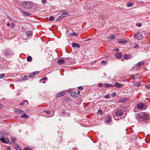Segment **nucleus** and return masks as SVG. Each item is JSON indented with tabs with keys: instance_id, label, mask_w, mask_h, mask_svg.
I'll list each match as a JSON object with an SVG mask.
<instances>
[{
	"instance_id": "28",
	"label": "nucleus",
	"mask_w": 150,
	"mask_h": 150,
	"mask_svg": "<svg viewBox=\"0 0 150 150\" xmlns=\"http://www.w3.org/2000/svg\"><path fill=\"white\" fill-rule=\"evenodd\" d=\"M39 73V72L38 71H36L34 72L33 73H32V75H33V76H34L35 75Z\"/></svg>"
},
{
	"instance_id": "3",
	"label": "nucleus",
	"mask_w": 150,
	"mask_h": 150,
	"mask_svg": "<svg viewBox=\"0 0 150 150\" xmlns=\"http://www.w3.org/2000/svg\"><path fill=\"white\" fill-rule=\"evenodd\" d=\"M59 13L61 14V15L56 20V21H59L61 20L62 18L65 17L66 15L68 14L67 11L64 10L60 11Z\"/></svg>"
},
{
	"instance_id": "50",
	"label": "nucleus",
	"mask_w": 150,
	"mask_h": 150,
	"mask_svg": "<svg viewBox=\"0 0 150 150\" xmlns=\"http://www.w3.org/2000/svg\"><path fill=\"white\" fill-rule=\"evenodd\" d=\"M102 63L104 64H106L107 62L105 61H102Z\"/></svg>"
},
{
	"instance_id": "24",
	"label": "nucleus",
	"mask_w": 150,
	"mask_h": 150,
	"mask_svg": "<svg viewBox=\"0 0 150 150\" xmlns=\"http://www.w3.org/2000/svg\"><path fill=\"white\" fill-rule=\"evenodd\" d=\"M27 60L28 62H31L32 60V57L30 56H28L27 57Z\"/></svg>"
},
{
	"instance_id": "1",
	"label": "nucleus",
	"mask_w": 150,
	"mask_h": 150,
	"mask_svg": "<svg viewBox=\"0 0 150 150\" xmlns=\"http://www.w3.org/2000/svg\"><path fill=\"white\" fill-rule=\"evenodd\" d=\"M136 118L140 121H146L148 119V116L147 114L141 113L137 115Z\"/></svg>"
},
{
	"instance_id": "13",
	"label": "nucleus",
	"mask_w": 150,
	"mask_h": 150,
	"mask_svg": "<svg viewBox=\"0 0 150 150\" xmlns=\"http://www.w3.org/2000/svg\"><path fill=\"white\" fill-rule=\"evenodd\" d=\"M22 14L25 16H30L31 15L30 13L26 12L23 11H22Z\"/></svg>"
},
{
	"instance_id": "41",
	"label": "nucleus",
	"mask_w": 150,
	"mask_h": 150,
	"mask_svg": "<svg viewBox=\"0 0 150 150\" xmlns=\"http://www.w3.org/2000/svg\"><path fill=\"white\" fill-rule=\"evenodd\" d=\"M136 25L137 26H138L139 27H140L142 26V23H139L136 24Z\"/></svg>"
},
{
	"instance_id": "40",
	"label": "nucleus",
	"mask_w": 150,
	"mask_h": 150,
	"mask_svg": "<svg viewBox=\"0 0 150 150\" xmlns=\"http://www.w3.org/2000/svg\"><path fill=\"white\" fill-rule=\"evenodd\" d=\"M98 113L100 114L102 113V111L101 110H99L98 111Z\"/></svg>"
},
{
	"instance_id": "48",
	"label": "nucleus",
	"mask_w": 150,
	"mask_h": 150,
	"mask_svg": "<svg viewBox=\"0 0 150 150\" xmlns=\"http://www.w3.org/2000/svg\"><path fill=\"white\" fill-rule=\"evenodd\" d=\"M131 76L133 80H135L136 79L134 76L133 75H132Z\"/></svg>"
},
{
	"instance_id": "16",
	"label": "nucleus",
	"mask_w": 150,
	"mask_h": 150,
	"mask_svg": "<svg viewBox=\"0 0 150 150\" xmlns=\"http://www.w3.org/2000/svg\"><path fill=\"white\" fill-rule=\"evenodd\" d=\"M132 56L131 54H127L124 55L123 57V58L125 59H130L132 57Z\"/></svg>"
},
{
	"instance_id": "18",
	"label": "nucleus",
	"mask_w": 150,
	"mask_h": 150,
	"mask_svg": "<svg viewBox=\"0 0 150 150\" xmlns=\"http://www.w3.org/2000/svg\"><path fill=\"white\" fill-rule=\"evenodd\" d=\"M77 95V93L76 92H72L71 93V96L74 98H76Z\"/></svg>"
},
{
	"instance_id": "39",
	"label": "nucleus",
	"mask_w": 150,
	"mask_h": 150,
	"mask_svg": "<svg viewBox=\"0 0 150 150\" xmlns=\"http://www.w3.org/2000/svg\"><path fill=\"white\" fill-rule=\"evenodd\" d=\"M28 77L27 76H25L23 77V80H26L28 79Z\"/></svg>"
},
{
	"instance_id": "20",
	"label": "nucleus",
	"mask_w": 150,
	"mask_h": 150,
	"mask_svg": "<svg viewBox=\"0 0 150 150\" xmlns=\"http://www.w3.org/2000/svg\"><path fill=\"white\" fill-rule=\"evenodd\" d=\"M65 62L64 60L63 59H59L58 60L57 63L59 64H62Z\"/></svg>"
},
{
	"instance_id": "30",
	"label": "nucleus",
	"mask_w": 150,
	"mask_h": 150,
	"mask_svg": "<svg viewBox=\"0 0 150 150\" xmlns=\"http://www.w3.org/2000/svg\"><path fill=\"white\" fill-rule=\"evenodd\" d=\"M70 34L72 36H77L78 35V34H77L75 33L74 32H73L72 33H70Z\"/></svg>"
},
{
	"instance_id": "22",
	"label": "nucleus",
	"mask_w": 150,
	"mask_h": 150,
	"mask_svg": "<svg viewBox=\"0 0 150 150\" xmlns=\"http://www.w3.org/2000/svg\"><path fill=\"white\" fill-rule=\"evenodd\" d=\"M111 117L110 116H108L107 118L105 120V122L107 123H109L111 121Z\"/></svg>"
},
{
	"instance_id": "44",
	"label": "nucleus",
	"mask_w": 150,
	"mask_h": 150,
	"mask_svg": "<svg viewBox=\"0 0 150 150\" xmlns=\"http://www.w3.org/2000/svg\"><path fill=\"white\" fill-rule=\"evenodd\" d=\"M139 45H136L134 47V48L135 49H137L139 48Z\"/></svg>"
},
{
	"instance_id": "36",
	"label": "nucleus",
	"mask_w": 150,
	"mask_h": 150,
	"mask_svg": "<svg viewBox=\"0 0 150 150\" xmlns=\"http://www.w3.org/2000/svg\"><path fill=\"white\" fill-rule=\"evenodd\" d=\"M146 87L148 90L150 89V85H147L146 86Z\"/></svg>"
},
{
	"instance_id": "51",
	"label": "nucleus",
	"mask_w": 150,
	"mask_h": 150,
	"mask_svg": "<svg viewBox=\"0 0 150 150\" xmlns=\"http://www.w3.org/2000/svg\"><path fill=\"white\" fill-rule=\"evenodd\" d=\"M42 2L43 3H45L46 2V0H42Z\"/></svg>"
},
{
	"instance_id": "4",
	"label": "nucleus",
	"mask_w": 150,
	"mask_h": 150,
	"mask_svg": "<svg viewBox=\"0 0 150 150\" xmlns=\"http://www.w3.org/2000/svg\"><path fill=\"white\" fill-rule=\"evenodd\" d=\"M22 5L26 9H30L33 6V4L30 2L24 1L22 3Z\"/></svg>"
},
{
	"instance_id": "49",
	"label": "nucleus",
	"mask_w": 150,
	"mask_h": 150,
	"mask_svg": "<svg viewBox=\"0 0 150 150\" xmlns=\"http://www.w3.org/2000/svg\"><path fill=\"white\" fill-rule=\"evenodd\" d=\"M29 77H32L34 76H33V75H32V74H30L28 76Z\"/></svg>"
},
{
	"instance_id": "38",
	"label": "nucleus",
	"mask_w": 150,
	"mask_h": 150,
	"mask_svg": "<svg viewBox=\"0 0 150 150\" xmlns=\"http://www.w3.org/2000/svg\"><path fill=\"white\" fill-rule=\"evenodd\" d=\"M47 77H44V78H42V79H40V81H42V80H44V81L45 80H47Z\"/></svg>"
},
{
	"instance_id": "60",
	"label": "nucleus",
	"mask_w": 150,
	"mask_h": 150,
	"mask_svg": "<svg viewBox=\"0 0 150 150\" xmlns=\"http://www.w3.org/2000/svg\"><path fill=\"white\" fill-rule=\"evenodd\" d=\"M42 83H45V81H43V82H42Z\"/></svg>"
},
{
	"instance_id": "17",
	"label": "nucleus",
	"mask_w": 150,
	"mask_h": 150,
	"mask_svg": "<svg viewBox=\"0 0 150 150\" xmlns=\"http://www.w3.org/2000/svg\"><path fill=\"white\" fill-rule=\"evenodd\" d=\"M72 46L74 47L79 48L80 47V45L77 43H73L72 44Z\"/></svg>"
},
{
	"instance_id": "29",
	"label": "nucleus",
	"mask_w": 150,
	"mask_h": 150,
	"mask_svg": "<svg viewBox=\"0 0 150 150\" xmlns=\"http://www.w3.org/2000/svg\"><path fill=\"white\" fill-rule=\"evenodd\" d=\"M141 84V82H140L138 83H136L134 85L135 86H136L139 87L140 86Z\"/></svg>"
},
{
	"instance_id": "32",
	"label": "nucleus",
	"mask_w": 150,
	"mask_h": 150,
	"mask_svg": "<svg viewBox=\"0 0 150 150\" xmlns=\"http://www.w3.org/2000/svg\"><path fill=\"white\" fill-rule=\"evenodd\" d=\"M5 76V74H0V79L3 78Z\"/></svg>"
},
{
	"instance_id": "59",
	"label": "nucleus",
	"mask_w": 150,
	"mask_h": 150,
	"mask_svg": "<svg viewBox=\"0 0 150 150\" xmlns=\"http://www.w3.org/2000/svg\"><path fill=\"white\" fill-rule=\"evenodd\" d=\"M80 91H78V92H77V93H77V95L79 94L80 93Z\"/></svg>"
},
{
	"instance_id": "53",
	"label": "nucleus",
	"mask_w": 150,
	"mask_h": 150,
	"mask_svg": "<svg viewBox=\"0 0 150 150\" xmlns=\"http://www.w3.org/2000/svg\"><path fill=\"white\" fill-rule=\"evenodd\" d=\"M24 102H21L20 103V104L21 105H24Z\"/></svg>"
},
{
	"instance_id": "19",
	"label": "nucleus",
	"mask_w": 150,
	"mask_h": 150,
	"mask_svg": "<svg viewBox=\"0 0 150 150\" xmlns=\"http://www.w3.org/2000/svg\"><path fill=\"white\" fill-rule=\"evenodd\" d=\"M32 33L30 31H27L26 32V35L28 37H30L32 35Z\"/></svg>"
},
{
	"instance_id": "12",
	"label": "nucleus",
	"mask_w": 150,
	"mask_h": 150,
	"mask_svg": "<svg viewBox=\"0 0 150 150\" xmlns=\"http://www.w3.org/2000/svg\"><path fill=\"white\" fill-rule=\"evenodd\" d=\"M117 42L120 43H125L128 42L127 40L124 39H119L117 40Z\"/></svg>"
},
{
	"instance_id": "2",
	"label": "nucleus",
	"mask_w": 150,
	"mask_h": 150,
	"mask_svg": "<svg viewBox=\"0 0 150 150\" xmlns=\"http://www.w3.org/2000/svg\"><path fill=\"white\" fill-rule=\"evenodd\" d=\"M4 55L7 57H11L14 54L13 52L9 49H6L4 50L3 52Z\"/></svg>"
},
{
	"instance_id": "62",
	"label": "nucleus",
	"mask_w": 150,
	"mask_h": 150,
	"mask_svg": "<svg viewBox=\"0 0 150 150\" xmlns=\"http://www.w3.org/2000/svg\"><path fill=\"white\" fill-rule=\"evenodd\" d=\"M1 134V132H0V134Z\"/></svg>"
},
{
	"instance_id": "9",
	"label": "nucleus",
	"mask_w": 150,
	"mask_h": 150,
	"mask_svg": "<svg viewBox=\"0 0 150 150\" xmlns=\"http://www.w3.org/2000/svg\"><path fill=\"white\" fill-rule=\"evenodd\" d=\"M138 109H142L144 108V105L142 103H139L137 105Z\"/></svg>"
},
{
	"instance_id": "27",
	"label": "nucleus",
	"mask_w": 150,
	"mask_h": 150,
	"mask_svg": "<svg viewBox=\"0 0 150 150\" xmlns=\"http://www.w3.org/2000/svg\"><path fill=\"white\" fill-rule=\"evenodd\" d=\"M11 141L12 142L14 143L15 141H16V139L15 137H12L11 138Z\"/></svg>"
},
{
	"instance_id": "15",
	"label": "nucleus",
	"mask_w": 150,
	"mask_h": 150,
	"mask_svg": "<svg viewBox=\"0 0 150 150\" xmlns=\"http://www.w3.org/2000/svg\"><path fill=\"white\" fill-rule=\"evenodd\" d=\"M14 111L15 112L18 113L22 114L24 112V111H23L22 110L20 109H15L14 110Z\"/></svg>"
},
{
	"instance_id": "21",
	"label": "nucleus",
	"mask_w": 150,
	"mask_h": 150,
	"mask_svg": "<svg viewBox=\"0 0 150 150\" xmlns=\"http://www.w3.org/2000/svg\"><path fill=\"white\" fill-rule=\"evenodd\" d=\"M113 87V85L111 84H109L108 83H104V88Z\"/></svg>"
},
{
	"instance_id": "37",
	"label": "nucleus",
	"mask_w": 150,
	"mask_h": 150,
	"mask_svg": "<svg viewBox=\"0 0 150 150\" xmlns=\"http://www.w3.org/2000/svg\"><path fill=\"white\" fill-rule=\"evenodd\" d=\"M113 51L116 52H118L119 51V49L116 48L113 49Z\"/></svg>"
},
{
	"instance_id": "34",
	"label": "nucleus",
	"mask_w": 150,
	"mask_h": 150,
	"mask_svg": "<svg viewBox=\"0 0 150 150\" xmlns=\"http://www.w3.org/2000/svg\"><path fill=\"white\" fill-rule=\"evenodd\" d=\"M127 6L129 7H131L132 6V3H128L127 4Z\"/></svg>"
},
{
	"instance_id": "61",
	"label": "nucleus",
	"mask_w": 150,
	"mask_h": 150,
	"mask_svg": "<svg viewBox=\"0 0 150 150\" xmlns=\"http://www.w3.org/2000/svg\"><path fill=\"white\" fill-rule=\"evenodd\" d=\"M68 59H70V58H68Z\"/></svg>"
},
{
	"instance_id": "26",
	"label": "nucleus",
	"mask_w": 150,
	"mask_h": 150,
	"mask_svg": "<svg viewBox=\"0 0 150 150\" xmlns=\"http://www.w3.org/2000/svg\"><path fill=\"white\" fill-rule=\"evenodd\" d=\"M49 20L50 21H54V17L53 16H50L49 18Z\"/></svg>"
},
{
	"instance_id": "55",
	"label": "nucleus",
	"mask_w": 150,
	"mask_h": 150,
	"mask_svg": "<svg viewBox=\"0 0 150 150\" xmlns=\"http://www.w3.org/2000/svg\"><path fill=\"white\" fill-rule=\"evenodd\" d=\"M90 40V39H88L84 40V41H87L88 40Z\"/></svg>"
},
{
	"instance_id": "52",
	"label": "nucleus",
	"mask_w": 150,
	"mask_h": 150,
	"mask_svg": "<svg viewBox=\"0 0 150 150\" xmlns=\"http://www.w3.org/2000/svg\"><path fill=\"white\" fill-rule=\"evenodd\" d=\"M7 25L8 27H9L11 25V24L9 23H8L7 24Z\"/></svg>"
},
{
	"instance_id": "46",
	"label": "nucleus",
	"mask_w": 150,
	"mask_h": 150,
	"mask_svg": "<svg viewBox=\"0 0 150 150\" xmlns=\"http://www.w3.org/2000/svg\"><path fill=\"white\" fill-rule=\"evenodd\" d=\"M23 150H32L30 148H24Z\"/></svg>"
},
{
	"instance_id": "8",
	"label": "nucleus",
	"mask_w": 150,
	"mask_h": 150,
	"mask_svg": "<svg viewBox=\"0 0 150 150\" xmlns=\"http://www.w3.org/2000/svg\"><path fill=\"white\" fill-rule=\"evenodd\" d=\"M66 93V92L65 91H64L61 92L57 93L56 95L57 97H61L62 96H63Z\"/></svg>"
},
{
	"instance_id": "14",
	"label": "nucleus",
	"mask_w": 150,
	"mask_h": 150,
	"mask_svg": "<svg viewBox=\"0 0 150 150\" xmlns=\"http://www.w3.org/2000/svg\"><path fill=\"white\" fill-rule=\"evenodd\" d=\"M144 64V62L143 61H141L138 62L136 66L137 68L140 67L141 66L143 65Z\"/></svg>"
},
{
	"instance_id": "5",
	"label": "nucleus",
	"mask_w": 150,
	"mask_h": 150,
	"mask_svg": "<svg viewBox=\"0 0 150 150\" xmlns=\"http://www.w3.org/2000/svg\"><path fill=\"white\" fill-rule=\"evenodd\" d=\"M142 32L136 33L134 35V38L138 40H140L142 37Z\"/></svg>"
},
{
	"instance_id": "6",
	"label": "nucleus",
	"mask_w": 150,
	"mask_h": 150,
	"mask_svg": "<svg viewBox=\"0 0 150 150\" xmlns=\"http://www.w3.org/2000/svg\"><path fill=\"white\" fill-rule=\"evenodd\" d=\"M44 112H46L47 115V117H51L53 116L54 114V112L53 111L50 112V111H45Z\"/></svg>"
},
{
	"instance_id": "54",
	"label": "nucleus",
	"mask_w": 150,
	"mask_h": 150,
	"mask_svg": "<svg viewBox=\"0 0 150 150\" xmlns=\"http://www.w3.org/2000/svg\"><path fill=\"white\" fill-rule=\"evenodd\" d=\"M7 150H11V148L10 147H8L7 148Z\"/></svg>"
},
{
	"instance_id": "47",
	"label": "nucleus",
	"mask_w": 150,
	"mask_h": 150,
	"mask_svg": "<svg viewBox=\"0 0 150 150\" xmlns=\"http://www.w3.org/2000/svg\"><path fill=\"white\" fill-rule=\"evenodd\" d=\"M116 94L115 93H112V96L113 97H114L115 96H116Z\"/></svg>"
},
{
	"instance_id": "35",
	"label": "nucleus",
	"mask_w": 150,
	"mask_h": 150,
	"mask_svg": "<svg viewBox=\"0 0 150 150\" xmlns=\"http://www.w3.org/2000/svg\"><path fill=\"white\" fill-rule=\"evenodd\" d=\"M10 26L12 28H13L15 26V24H14V23H11Z\"/></svg>"
},
{
	"instance_id": "43",
	"label": "nucleus",
	"mask_w": 150,
	"mask_h": 150,
	"mask_svg": "<svg viewBox=\"0 0 150 150\" xmlns=\"http://www.w3.org/2000/svg\"><path fill=\"white\" fill-rule=\"evenodd\" d=\"M118 101L120 102H124V100H123V98H122L119 100Z\"/></svg>"
},
{
	"instance_id": "10",
	"label": "nucleus",
	"mask_w": 150,
	"mask_h": 150,
	"mask_svg": "<svg viewBox=\"0 0 150 150\" xmlns=\"http://www.w3.org/2000/svg\"><path fill=\"white\" fill-rule=\"evenodd\" d=\"M115 86L117 88H120L122 86V85L118 82H115L113 85V87Z\"/></svg>"
},
{
	"instance_id": "42",
	"label": "nucleus",
	"mask_w": 150,
	"mask_h": 150,
	"mask_svg": "<svg viewBox=\"0 0 150 150\" xmlns=\"http://www.w3.org/2000/svg\"><path fill=\"white\" fill-rule=\"evenodd\" d=\"M107 98H110V96L109 94H107L106 95L105 97Z\"/></svg>"
},
{
	"instance_id": "7",
	"label": "nucleus",
	"mask_w": 150,
	"mask_h": 150,
	"mask_svg": "<svg viewBox=\"0 0 150 150\" xmlns=\"http://www.w3.org/2000/svg\"><path fill=\"white\" fill-rule=\"evenodd\" d=\"M123 114V112L122 110H118L115 112V116L119 117L122 116Z\"/></svg>"
},
{
	"instance_id": "57",
	"label": "nucleus",
	"mask_w": 150,
	"mask_h": 150,
	"mask_svg": "<svg viewBox=\"0 0 150 150\" xmlns=\"http://www.w3.org/2000/svg\"><path fill=\"white\" fill-rule=\"evenodd\" d=\"M2 108V105L0 104V109H1Z\"/></svg>"
},
{
	"instance_id": "45",
	"label": "nucleus",
	"mask_w": 150,
	"mask_h": 150,
	"mask_svg": "<svg viewBox=\"0 0 150 150\" xmlns=\"http://www.w3.org/2000/svg\"><path fill=\"white\" fill-rule=\"evenodd\" d=\"M78 88L80 90H82L83 89V87L81 86L78 87Z\"/></svg>"
},
{
	"instance_id": "25",
	"label": "nucleus",
	"mask_w": 150,
	"mask_h": 150,
	"mask_svg": "<svg viewBox=\"0 0 150 150\" xmlns=\"http://www.w3.org/2000/svg\"><path fill=\"white\" fill-rule=\"evenodd\" d=\"M21 118H27L29 117V116H28V115H27L26 114H24L23 115H21Z\"/></svg>"
},
{
	"instance_id": "33",
	"label": "nucleus",
	"mask_w": 150,
	"mask_h": 150,
	"mask_svg": "<svg viewBox=\"0 0 150 150\" xmlns=\"http://www.w3.org/2000/svg\"><path fill=\"white\" fill-rule=\"evenodd\" d=\"M98 86L99 87L103 86L104 87V84L102 83H100L98 84Z\"/></svg>"
},
{
	"instance_id": "58",
	"label": "nucleus",
	"mask_w": 150,
	"mask_h": 150,
	"mask_svg": "<svg viewBox=\"0 0 150 150\" xmlns=\"http://www.w3.org/2000/svg\"><path fill=\"white\" fill-rule=\"evenodd\" d=\"M18 146H17V147H16V148H15V149H17V150H18Z\"/></svg>"
},
{
	"instance_id": "56",
	"label": "nucleus",
	"mask_w": 150,
	"mask_h": 150,
	"mask_svg": "<svg viewBox=\"0 0 150 150\" xmlns=\"http://www.w3.org/2000/svg\"><path fill=\"white\" fill-rule=\"evenodd\" d=\"M123 100H124V102L126 101L127 100L126 99V98H123Z\"/></svg>"
},
{
	"instance_id": "11",
	"label": "nucleus",
	"mask_w": 150,
	"mask_h": 150,
	"mask_svg": "<svg viewBox=\"0 0 150 150\" xmlns=\"http://www.w3.org/2000/svg\"><path fill=\"white\" fill-rule=\"evenodd\" d=\"M122 54L121 52H118L116 53L115 55V56L116 58L118 59H120L122 57Z\"/></svg>"
},
{
	"instance_id": "31",
	"label": "nucleus",
	"mask_w": 150,
	"mask_h": 150,
	"mask_svg": "<svg viewBox=\"0 0 150 150\" xmlns=\"http://www.w3.org/2000/svg\"><path fill=\"white\" fill-rule=\"evenodd\" d=\"M111 38V39H115V36L114 35H111V36H109L108 37V38Z\"/></svg>"
},
{
	"instance_id": "23",
	"label": "nucleus",
	"mask_w": 150,
	"mask_h": 150,
	"mask_svg": "<svg viewBox=\"0 0 150 150\" xmlns=\"http://www.w3.org/2000/svg\"><path fill=\"white\" fill-rule=\"evenodd\" d=\"M0 140L3 143L7 144V142L6 141L5 139L3 137L0 138Z\"/></svg>"
}]
</instances>
